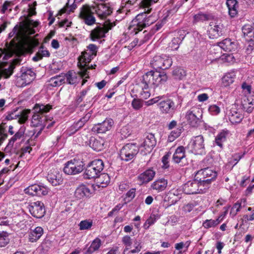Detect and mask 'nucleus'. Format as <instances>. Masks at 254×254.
Here are the masks:
<instances>
[{"label": "nucleus", "mask_w": 254, "mask_h": 254, "mask_svg": "<svg viewBox=\"0 0 254 254\" xmlns=\"http://www.w3.org/2000/svg\"><path fill=\"white\" fill-rule=\"evenodd\" d=\"M39 24L37 21H34L27 18L20 22L19 26L16 25L12 32L9 33V37H20L21 44L19 46V53H32L33 49L39 44L38 40L34 38H28V36L35 33V28Z\"/></svg>", "instance_id": "f257e3e1"}, {"label": "nucleus", "mask_w": 254, "mask_h": 254, "mask_svg": "<svg viewBox=\"0 0 254 254\" xmlns=\"http://www.w3.org/2000/svg\"><path fill=\"white\" fill-rule=\"evenodd\" d=\"M168 80L167 74L164 72H161L158 71L150 70L143 74L141 79V84L142 91L140 92V96L144 99H147L150 97L151 94L149 91H145L147 89L149 85L158 86L164 84Z\"/></svg>", "instance_id": "f03ea898"}, {"label": "nucleus", "mask_w": 254, "mask_h": 254, "mask_svg": "<svg viewBox=\"0 0 254 254\" xmlns=\"http://www.w3.org/2000/svg\"><path fill=\"white\" fill-rule=\"evenodd\" d=\"M151 10V8H148L147 11L137 14L131 21L128 28L130 33L136 34L146 26L150 25L156 21V17L153 15H148Z\"/></svg>", "instance_id": "7ed1b4c3"}, {"label": "nucleus", "mask_w": 254, "mask_h": 254, "mask_svg": "<svg viewBox=\"0 0 254 254\" xmlns=\"http://www.w3.org/2000/svg\"><path fill=\"white\" fill-rule=\"evenodd\" d=\"M122 242L124 246L123 254H138L141 250V243L136 239L133 240L128 236H124Z\"/></svg>", "instance_id": "20e7f679"}, {"label": "nucleus", "mask_w": 254, "mask_h": 254, "mask_svg": "<svg viewBox=\"0 0 254 254\" xmlns=\"http://www.w3.org/2000/svg\"><path fill=\"white\" fill-rule=\"evenodd\" d=\"M156 144V139L154 134L147 133L140 140L138 147L140 153L143 155H146L151 152Z\"/></svg>", "instance_id": "39448f33"}, {"label": "nucleus", "mask_w": 254, "mask_h": 254, "mask_svg": "<svg viewBox=\"0 0 254 254\" xmlns=\"http://www.w3.org/2000/svg\"><path fill=\"white\" fill-rule=\"evenodd\" d=\"M207 189L196 178L187 182L183 185V191L186 194H194L204 193Z\"/></svg>", "instance_id": "423d86ee"}, {"label": "nucleus", "mask_w": 254, "mask_h": 254, "mask_svg": "<svg viewBox=\"0 0 254 254\" xmlns=\"http://www.w3.org/2000/svg\"><path fill=\"white\" fill-rule=\"evenodd\" d=\"M103 168L104 163L101 160H94L87 166L83 173V177L86 179L95 178Z\"/></svg>", "instance_id": "0eeeda50"}, {"label": "nucleus", "mask_w": 254, "mask_h": 254, "mask_svg": "<svg viewBox=\"0 0 254 254\" xmlns=\"http://www.w3.org/2000/svg\"><path fill=\"white\" fill-rule=\"evenodd\" d=\"M217 176V173L210 168L200 169L195 174V178L200 180L206 189L208 188L211 181L215 180Z\"/></svg>", "instance_id": "6e6552de"}, {"label": "nucleus", "mask_w": 254, "mask_h": 254, "mask_svg": "<svg viewBox=\"0 0 254 254\" xmlns=\"http://www.w3.org/2000/svg\"><path fill=\"white\" fill-rule=\"evenodd\" d=\"M202 115L199 108L193 107L186 112L185 118L190 126L197 127L201 123Z\"/></svg>", "instance_id": "1a4fd4ad"}, {"label": "nucleus", "mask_w": 254, "mask_h": 254, "mask_svg": "<svg viewBox=\"0 0 254 254\" xmlns=\"http://www.w3.org/2000/svg\"><path fill=\"white\" fill-rule=\"evenodd\" d=\"M172 59L166 55L155 56L151 61L150 64L154 68L166 69L172 64Z\"/></svg>", "instance_id": "9d476101"}, {"label": "nucleus", "mask_w": 254, "mask_h": 254, "mask_svg": "<svg viewBox=\"0 0 254 254\" xmlns=\"http://www.w3.org/2000/svg\"><path fill=\"white\" fill-rule=\"evenodd\" d=\"M83 170V162L79 160L73 159L67 161L64 164V172L67 175H76Z\"/></svg>", "instance_id": "9b49d317"}, {"label": "nucleus", "mask_w": 254, "mask_h": 254, "mask_svg": "<svg viewBox=\"0 0 254 254\" xmlns=\"http://www.w3.org/2000/svg\"><path fill=\"white\" fill-rule=\"evenodd\" d=\"M93 14L92 7L88 5H83L80 8L79 17L85 24L91 26L96 23V19Z\"/></svg>", "instance_id": "f8f14e48"}, {"label": "nucleus", "mask_w": 254, "mask_h": 254, "mask_svg": "<svg viewBox=\"0 0 254 254\" xmlns=\"http://www.w3.org/2000/svg\"><path fill=\"white\" fill-rule=\"evenodd\" d=\"M188 148L194 154H201L204 150V139L202 135L192 137L188 145Z\"/></svg>", "instance_id": "ddd939ff"}, {"label": "nucleus", "mask_w": 254, "mask_h": 254, "mask_svg": "<svg viewBox=\"0 0 254 254\" xmlns=\"http://www.w3.org/2000/svg\"><path fill=\"white\" fill-rule=\"evenodd\" d=\"M138 151V147L135 144H127L120 151L121 159L126 161H128L134 158Z\"/></svg>", "instance_id": "4468645a"}, {"label": "nucleus", "mask_w": 254, "mask_h": 254, "mask_svg": "<svg viewBox=\"0 0 254 254\" xmlns=\"http://www.w3.org/2000/svg\"><path fill=\"white\" fill-rule=\"evenodd\" d=\"M223 28V25L218 20L210 22L207 31L209 38L217 39L222 36Z\"/></svg>", "instance_id": "2eb2a0df"}, {"label": "nucleus", "mask_w": 254, "mask_h": 254, "mask_svg": "<svg viewBox=\"0 0 254 254\" xmlns=\"http://www.w3.org/2000/svg\"><path fill=\"white\" fill-rule=\"evenodd\" d=\"M228 117L232 124L240 123L244 118L242 109L238 105H232L228 113Z\"/></svg>", "instance_id": "dca6fc26"}, {"label": "nucleus", "mask_w": 254, "mask_h": 254, "mask_svg": "<svg viewBox=\"0 0 254 254\" xmlns=\"http://www.w3.org/2000/svg\"><path fill=\"white\" fill-rule=\"evenodd\" d=\"M65 76V79L69 84H75L78 83L80 78L85 77L89 78L87 71L86 70H80V71L76 72L74 70H70L66 74H63Z\"/></svg>", "instance_id": "f3484780"}, {"label": "nucleus", "mask_w": 254, "mask_h": 254, "mask_svg": "<svg viewBox=\"0 0 254 254\" xmlns=\"http://www.w3.org/2000/svg\"><path fill=\"white\" fill-rule=\"evenodd\" d=\"M28 209L31 214L37 218L43 217L46 212L44 203L40 201L31 202Z\"/></svg>", "instance_id": "a211bd4d"}, {"label": "nucleus", "mask_w": 254, "mask_h": 254, "mask_svg": "<svg viewBox=\"0 0 254 254\" xmlns=\"http://www.w3.org/2000/svg\"><path fill=\"white\" fill-rule=\"evenodd\" d=\"M49 189L45 186L34 184L29 186L24 190L26 193L32 195H46L49 192Z\"/></svg>", "instance_id": "6ab92c4d"}, {"label": "nucleus", "mask_w": 254, "mask_h": 254, "mask_svg": "<svg viewBox=\"0 0 254 254\" xmlns=\"http://www.w3.org/2000/svg\"><path fill=\"white\" fill-rule=\"evenodd\" d=\"M35 78V73L31 69H27L17 78L16 85L19 87L25 86L30 83Z\"/></svg>", "instance_id": "aec40b11"}, {"label": "nucleus", "mask_w": 254, "mask_h": 254, "mask_svg": "<svg viewBox=\"0 0 254 254\" xmlns=\"http://www.w3.org/2000/svg\"><path fill=\"white\" fill-rule=\"evenodd\" d=\"M114 121L111 119H106L103 122L94 125L91 130L95 133H104L112 128Z\"/></svg>", "instance_id": "412c9836"}, {"label": "nucleus", "mask_w": 254, "mask_h": 254, "mask_svg": "<svg viewBox=\"0 0 254 254\" xmlns=\"http://www.w3.org/2000/svg\"><path fill=\"white\" fill-rule=\"evenodd\" d=\"M95 57L91 55L88 52L84 51L82 53L81 55L78 58V66L80 68V70H86L87 71V69L90 68H95L96 65L94 66L91 65V67H87V64L91 62V61Z\"/></svg>", "instance_id": "4be33fe9"}, {"label": "nucleus", "mask_w": 254, "mask_h": 254, "mask_svg": "<svg viewBox=\"0 0 254 254\" xmlns=\"http://www.w3.org/2000/svg\"><path fill=\"white\" fill-rule=\"evenodd\" d=\"M94 12L100 19H105L112 13V9L105 4H100L92 7Z\"/></svg>", "instance_id": "5701e85b"}, {"label": "nucleus", "mask_w": 254, "mask_h": 254, "mask_svg": "<svg viewBox=\"0 0 254 254\" xmlns=\"http://www.w3.org/2000/svg\"><path fill=\"white\" fill-rule=\"evenodd\" d=\"M158 108L161 114L163 115L169 114L175 109V103L170 99L161 101L158 104Z\"/></svg>", "instance_id": "b1692460"}, {"label": "nucleus", "mask_w": 254, "mask_h": 254, "mask_svg": "<svg viewBox=\"0 0 254 254\" xmlns=\"http://www.w3.org/2000/svg\"><path fill=\"white\" fill-rule=\"evenodd\" d=\"M242 110L247 113H251L254 109V96L245 95L242 98L241 103Z\"/></svg>", "instance_id": "393cba45"}, {"label": "nucleus", "mask_w": 254, "mask_h": 254, "mask_svg": "<svg viewBox=\"0 0 254 254\" xmlns=\"http://www.w3.org/2000/svg\"><path fill=\"white\" fill-rule=\"evenodd\" d=\"M48 121L46 120V117H43L40 114L34 113L31 119V126L34 127H39L40 129L38 134H40L46 126V123Z\"/></svg>", "instance_id": "a878e982"}, {"label": "nucleus", "mask_w": 254, "mask_h": 254, "mask_svg": "<svg viewBox=\"0 0 254 254\" xmlns=\"http://www.w3.org/2000/svg\"><path fill=\"white\" fill-rule=\"evenodd\" d=\"M19 62L15 60L13 64H11L7 68H5L2 71H0V90L4 89L5 82L2 79L7 78L10 77L13 72V69L14 68V64H18Z\"/></svg>", "instance_id": "bb28decb"}, {"label": "nucleus", "mask_w": 254, "mask_h": 254, "mask_svg": "<svg viewBox=\"0 0 254 254\" xmlns=\"http://www.w3.org/2000/svg\"><path fill=\"white\" fill-rule=\"evenodd\" d=\"M43 229L40 226L36 227L34 229H30L28 232V241L31 243L36 242L43 235Z\"/></svg>", "instance_id": "cd10ccee"}, {"label": "nucleus", "mask_w": 254, "mask_h": 254, "mask_svg": "<svg viewBox=\"0 0 254 254\" xmlns=\"http://www.w3.org/2000/svg\"><path fill=\"white\" fill-rule=\"evenodd\" d=\"M47 178L49 182L54 186L61 185L63 182V178L57 170H54L53 172L49 173Z\"/></svg>", "instance_id": "c85d7f7f"}, {"label": "nucleus", "mask_w": 254, "mask_h": 254, "mask_svg": "<svg viewBox=\"0 0 254 254\" xmlns=\"http://www.w3.org/2000/svg\"><path fill=\"white\" fill-rule=\"evenodd\" d=\"M167 185V180L164 178H161L157 179L153 182L151 185V188L159 192L164 190L166 189Z\"/></svg>", "instance_id": "c756f323"}, {"label": "nucleus", "mask_w": 254, "mask_h": 254, "mask_svg": "<svg viewBox=\"0 0 254 254\" xmlns=\"http://www.w3.org/2000/svg\"><path fill=\"white\" fill-rule=\"evenodd\" d=\"M90 194V190L86 185L83 184L79 185L74 192V195L78 199L89 196Z\"/></svg>", "instance_id": "7c9ffc66"}, {"label": "nucleus", "mask_w": 254, "mask_h": 254, "mask_svg": "<svg viewBox=\"0 0 254 254\" xmlns=\"http://www.w3.org/2000/svg\"><path fill=\"white\" fill-rule=\"evenodd\" d=\"M110 181V178L108 174L106 173H103L99 175L98 177L95 178V185L98 188H105L109 184Z\"/></svg>", "instance_id": "2f4dec72"}, {"label": "nucleus", "mask_w": 254, "mask_h": 254, "mask_svg": "<svg viewBox=\"0 0 254 254\" xmlns=\"http://www.w3.org/2000/svg\"><path fill=\"white\" fill-rule=\"evenodd\" d=\"M220 49L228 52L235 51L237 48V44L230 39H225L218 44Z\"/></svg>", "instance_id": "473e14b6"}, {"label": "nucleus", "mask_w": 254, "mask_h": 254, "mask_svg": "<svg viewBox=\"0 0 254 254\" xmlns=\"http://www.w3.org/2000/svg\"><path fill=\"white\" fill-rule=\"evenodd\" d=\"M155 172L151 169H148L140 174L138 179L141 184L147 183L153 179Z\"/></svg>", "instance_id": "72a5a7b5"}, {"label": "nucleus", "mask_w": 254, "mask_h": 254, "mask_svg": "<svg viewBox=\"0 0 254 254\" xmlns=\"http://www.w3.org/2000/svg\"><path fill=\"white\" fill-rule=\"evenodd\" d=\"M173 159L176 163L183 162L184 160H186L185 149L184 147L181 146L176 149L173 155Z\"/></svg>", "instance_id": "f704fd0d"}, {"label": "nucleus", "mask_w": 254, "mask_h": 254, "mask_svg": "<svg viewBox=\"0 0 254 254\" xmlns=\"http://www.w3.org/2000/svg\"><path fill=\"white\" fill-rule=\"evenodd\" d=\"M104 142V139L102 138L91 137L90 139L89 145L93 150L100 151L103 149Z\"/></svg>", "instance_id": "c9c22d12"}, {"label": "nucleus", "mask_w": 254, "mask_h": 254, "mask_svg": "<svg viewBox=\"0 0 254 254\" xmlns=\"http://www.w3.org/2000/svg\"><path fill=\"white\" fill-rule=\"evenodd\" d=\"M107 30L103 27H97L91 31L90 38L92 41H96L105 36Z\"/></svg>", "instance_id": "e433bc0d"}, {"label": "nucleus", "mask_w": 254, "mask_h": 254, "mask_svg": "<svg viewBox=\"0 0 254 254\" xmlns=\"http://www.w3.org/2000/svg\"><path fill=\"white\" fill-rule=\"evenodd\" d=\"M190 244V242L189 241H187L185 243L181 242L175 244V250L174 251L173 254H183L188 251Z\"/></svg>", "instance_id": "4c0bfd02"}, {"label": "nucleus", "mask_w": 254, "mask_h": 254, "mask_svg": "<svg viewBox=\"0 0 254 254\" xmlns=\"http://www.w3.org/2000/svg\"><path fill=\"white\" fill-rule=\"evenodd\" d=\"M244 37L247 41H253L254 39V30L251 25L246 24L242 28Z\"/></svg>", "instance_id": "58836bf2"}, {"label": "nucleus", "mask_w": 254, "mask_h": 254, "mask_svg": "<svg viewBox=\"0 0 254 254\" xmlns=\"http://www.w3.org/2000/svg\"><path fill=\"white\" fill-rule=\"evenodd\" d=\"M229 134V131L227 130H222L219 132L215 138V142L217 145L222 148L223 144L226 141L227 137Z\"/></svg>", "instance_id": "ea45409f"}, {"label": "nucleus", "mask_w": 254, "mask_h": 254, "mask_svg": "<svg viewBox=\"0 0 254 254\" xmlns=\"http://www.w3.org/2000/svg\"><path fill=\"white\" fill-rule=\"evenodd\" d=\"M172 76L175 80H183L186 76V70L180 66L174 67L172 70Z\"/></svg>", "instance_id": "a19ab883"}, {"label": "nucleus", "mask_w": 254, "mask_h": 254, "mask_svg": "<svg viewBox=\"0 0 254 254\" xmlns=\"http://www.w3.org/2000/svg\"><path fill=\"white\" fill-rule=\"evenodd\" d=\"M226 4L231 17L235 16L238 13V4L236 0H227Z\"/></svg>", "instance_id": "79ce46f5"}, {"label": "nucleus", "mask_w": 254, "mask_h": 254, "mask_svg": "<svg viewBox=\"0 0 254 254\" xmlns=\"http://www.w3.org/2000/svg\"><path fill=\"white\" fill-rule=\"evenodd\" d=\"M236 75L233 71L226 73L222 78V83L226 87L232 84L235 78Z\"/></svg>", "instance_id": "37998d69"}, {"label": "nucleus", "mask_w": 254, "mask_h": 254, "mask_svg": "<svg viewBox=\"0 0 254 254\" xmlns=\"http://www.w3.org/2000/svg\"><path fill=\"white\" fill-rule=\"evenodd\" d=\"M25 127H21L15 134L9 140L7 146L12 147L15 141L21 138L24 134Z\"/></svg>", "instance_id": "c03bdc74"}, {"label": "nucleus", "mask_w": 254, "mask_h": 254, "mask_svg": "<svg viewBox=\"0 0 254 254\" xmlns=\"http://www.w3.org/2000/svg\"><path fill=\"white\" fill-rule=\"evenodd\" d=\"M102 242L100 239L96 238L91 243L85 254H92L94 252L98 250L101 246Z\"/></svg>", "instance_id": "a18cd8bd"}, {"label": "nucleus", "mask_w": 254, "mask_h": 254, "mask_svg": "<svg viewBox=\"0 0 254 254\" xmlns=\"http://www.w3.org/2000/svg\"><path fill=\"white\" fill-rule=\"evenodd\" d=\"M91 117V114L88 113L84 117L80 119L76 123H75L71 127V129H74V132L78 130L79 128L82 127L86 123Z\"/></svg>", "instance_id": "49530a36"}, {"label": "nucleus", "mask_w": 254, "mask_h": 254, "mask_svg": "<svg viewBox=\"0 0 254 254\" xmlns=\"http://www.w3.org/2000/svg\"><path fill=\"white\" fill-rule=\"evenodd\" d=\"M50 56V53L49 51L44 48L43 46H41L36 55L33 57V60L37 62L43 57H49Z\"/></svg>", "instance_id": "de8ad7c7"}, {"label": "nucleus", "mask_w": 254, "mask_h": 254, "mask_svg": "<svg viewBox=\"0 0 254 254\" xmlns=\"http://www.w3.org/2000/svg\"><path fill=\"white\" fill-rule=\"evenodd\" d=\"M65 76L63 74L56 76L50 78L49 84L53 87L59 86L64 83Z\"/></svg>", "instance_id": "09e8293b"}, {"label": "nucleus", "mask_w": 254, "mask_h": 254, "mask_svg": "<svg viewBox=\"0 0 254 254\" xmlns=\"http://www.w3.org/2000/svg\"><path fill=\"white\" fill-rule=\"evenodd\" d=\"M183 192H184L183 191V188H173L172 189H171L169 191V193H168L169 196H171L172 195H174V196L177 197V199L173 200L171 201V203L172 204L176 203L178 201V200L180 198H181V195H182V194Z\"/></svg>", "instance_id": "8fccbe9b"}, {"label": "nucleus", "mask_w": 254, "mask_h": 254, "mask_svg": "<svg viewBox=\"0 0 254 254\" xmlns=\"http://www.w3.org/2000/svg\"><path fill=\"white\" fill-rule=\"evenodd\" d=\"M183 38L184 37H180L173 38L171 42L169 44V48L172 51L178 50Z\"/></svg>", "instance_id": "3c124183"}, {"label": "nucleus", "mask_w": 254, "mask_h": 254, "mask_svg": "<svg viewBox=\"0 0 254 254\" xmlns=\"http://www.w3.org/2000/svg\"><path fill=\"white\" fill-rule=\"evenodd\" d=\"M182 130L183 127H179L175 129L172 130L168 136V141L170 142L174 141L181 135Z\"/></svg>", "instance_id": "603ef678"}, {"label": "nucleus", "mask_w": 254, "mask_h": 254, "mask_svg": "<svg viewBox=\"0 0 254 254\" xmlns=\"http://www.w3.org/2000/svg\"><path fill=\"white\" fill-rule=\"evenodd\" d=\"M219 61L232 64L235 62V59L233 54H224L219 57Z\"/></svg>", "instance_id": "864d4df0"}, {"label": "nucleus", "mask_w": 254, "mask_h": 254, "mask_svg": "<svg viewBox=\"0 0 254 254\" xmlns=\"http://www.w3.org/2000/svg\"><path fill=\"white\" fill-rule=\"evenodd\" d=\"M52 109L50 105H44L43 104H36L34 106L35 111L40 114H43L49 112Z\"/></svg>", "instance_id": "5fc2aeb1"}, {"label": "nucleus", "mask_w": 254, "mask_h": 254, "mask_svg": "<svg viewBox=\"0 0 254 254\" xmlns=\"http://www.w3.org/2000/svg\"><path fill=\"white\" fill-rule=\"evenodd\" d=\"M93 225V221L90 219L82 220L78 224L80 230H86L90 229Z\"/></svg>", "instance_id": "6e6d98bb"}, {"label": "nucleus", "mask_w": 254, "mask_h": 254, "mask_svg": "<svg viewBox=\"0 0 254 254\" xmlns=\"http://www.w3.org/2000/svg\"><path fill=\"white\" fill-rule=\"evenodd\" d=\"M158 218L159 217L157 214H151L144 223L143 228L145 229H148L151 225L155 223Z\"/></svg>", "instance_id": "4d7b16f0"}, {"label": "nucleus", "mask_w": 254, "mask_h": 254, "mask_svg": "<svg viewBox=\"0 0 254 254\" xmlns=\"http://www.w3.org/2000/svg\"><path fill=\"white\" fill-rule=\"evenodd\" d=\"M10 241L8 233L5 232L0 233V247L6 246Z\"/></svg>", "instance_id": "13d9d810"}, {"label": "nucleus", "mask_w": 254, "mask_h": 254, "mask_svg": "<svg viewBox=\"0 0 254 254\" xmlns=\"http://www.w3.org/2000/svg\"><path fill=\"white\" fill-rule=\"evenodd\" d=\"M30 113V110H24L21 112L19 113V116L18 117V123L22 124L25 123L28 120V115Z\"/></svg>", "instance_id": "bf43d9fd"}, {"label": "nucleus", "mask_w": 254, "mask_h": 254, "mask_svg": "<svg viewBox=\"0 0 254 254\" xmlns=\"http://www.w3.org/2000/svg\"><path fill=\"white\" fill-rule=\"evenodd\" d=\"M220 220L219 219H207L203 222L202 226L206 229L214 227L220 223Z\"/></svg>", "instance_id": "052dcab7"}, {"label": "nucleus", "mask_w": 254, "mask_h": 254, "mask_svg": "<svg viewBox=\"0 0 254 254\" xmlns=\"http://www.w3.org/2000/svg\"><path fill=\"white\" fill-rule=\"evenodd\" d=\"M11 53H5L1 49H0V71H2L4 68L1 67V66L5 63V61L11 57Z\"/></svg>", "instance_id": "680f3d73"}, {"label": "nucleus", "mask_w": 254, "mask_h": 254, "mask_svg": "<svg viewBox=\"0 0 254 254\" xmlns=\"http://www.w3.org/2000/svg\"><path fill=\"white\" fill-rule=\"evenodd\" d=\"M146 31H144L143 33V36L144 37L143 39H142L141 38V37H140V39H134L130 44V45L129 46V47H131V48H133V47L136 46L137 45L139 46L141 44H142V43H143L144 42H145V41H146L148 39V37H146V36L147 35V34H146Z\"/></svg>", "instance_id": "e2e57ef3"}, {"label": "nucleus", "mask_w": 254, "mask_h": 254, "mask_svg": "<svg viewBox=\"0 0 254 254\" xmlns=\"http://www.w3.org/2000/svg\"><path fill=\"white\" fill-rule=\"evenodd\" d=\"M13 5L14 4L12 1H5L2 5V8L1 9V12L2 13H5L6 12H10L12 10Z\"/></svg>", "instance_id": "0e129e2a"}, {"label": "nucleus", "mask_w": 254, "mask_h": 254, "mask_svg": "<svg viewBox=\"0 0 254 254\" xmlns=\"http://www.w3.org/2000/svg\"><path fill=\"white\" fill-rule=\"evenodd\" d=\"M17 110L18 108H17L8 112L6 116V119L7 120H12L17 119L19 116V113H17Z\"/></svg>", "instance_id": "69168bd1"}, {"label": "nucleus", "mask_w": 254, "mask_h": 254, "mask_svg": "<svg viewBox=\"0 0 254 254\" xmlns=\"http://www.w3.org/2000/svg\"><path fill=\"white\" fill-rule=\"evenodd\" d=\"M131 106L135 110H138L143 107V101L139 99L134 98L131 102Z\"/></svg>", "instance_id": "338daca9"}, {"label": "nucleus", "mask_w": 254, "mask_h": 254, "mask_svg": "<svg viewBox=\"0 0 254 254\" xmlns=\"http://www.w3.org/2000/svg\"><path fill=\"white\" fill-rule=\"evenodd\" d=\"M209 16L203 13H198L194 16V20L195 22L203 21L208 20Z\"/></svg>", "instance_id": "774afa93"}]
</instances>
